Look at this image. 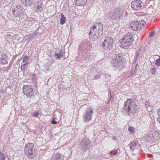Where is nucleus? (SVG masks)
Masks as SVG:
<instances>
[{
  "label": "nucleus",
  "instance_id": "obj_1",
  "mask_svg": "<svg viewBox=\"0 0 160 160\" xmlns=\"http://www.w3.org/2000/svg\"><path fill=\"white\" fill-rule=\"evenodd\" d=\"M103 27L101 23H96L90 28L89 36L92 40H95L99 38L102 34Z\"/></svg>",
  "mask_w": 160,
  "mask_h": 160
},
{
  "label": "nucleus",
  "instance_id": "obj_2",
  "mask_svg": "<svg viewBox=\"0 0 160 160\" xmlns=\"http://www.w3.org/2000/svg\"><path fill=\"white\" fill-rule=\"evenodd\" d=\"M124 112L128 115L135 113L138 110V107L132 99H128L124 102L123 108Z\"/></svg>",
  "mask_w": 160,
  "mask_h": 160
},
{
  "label": "nucleus",
  "instance_id": "obj_3",
  "mask_svg": "<svg viewBox=\"0 0 160 160\" xmlns=\"http://www.w3.org/2000/svg\"><path fill=\"white\" fill-rule=\"evenodd\" d=\"M136 35L131 32H128L123 37L122 41L120 42L121 47L124 49H128L131 46L134 39L133 37Z\"/></svg>",
  "mask_w": 160,
  "mask_h": 160
},
{
  "label": "nucleus",
  "instance_id": "obj_4",
  "mask_svg": "<svg viewBox=\"0 0 160 160\" xmlns=\"http://www.w3.org/2000/svg\"><path fill=\"white\" fill-rule=\"evenodd\" d=\"M33 148L34 145L32 143H28L25 145V154L30 158H34L36 155V150L33 149Z\"/></svg>",
  "mask_w": 160,
  "mask_h": 160
},
{
  "label": "nucleus",
  "instance_id": "obj_5",
  "mask_svg": "<svg viewBox=\"0 0 160 160\" xmlns=\"http://www.w3.org/2000/svg\"><path fill=\"white\" fill-rule=\"evenodd\" d=\"M113 45V40L111 37L105 38L103 42L102 43V46L105 47L103 52L105 54L108 53L112 48Z\"/></svg>",
  "mask_w": 160,
  "mask_h": 160
},
{
  "label": "nucleus",
  "instance_id": "obj_6",
  "mask_svg": "<svg viewBox=\"0 0 160 160\" xmlns=\"http://www.w3.org/2000/svg\"><path fill=\"white\" fill-rule=\"evenodd\" d=\"M122 59V58L119 54L115 55L114 57L112 58V64L115 69H120L123 67V64Z\"/></svg>",
  "mask_w": 160,
  "mask_h": 160
},
{
  "label": "nucleus",
  "instance_id": "obj_7",
  "mask_svg": "<svg viewBox=\"0 0 160 160\" xmlns=\"http://www.w3.org/2000/svg\"><path fill=\"white\" fill-rule=\"evenodd\" d=\"M123 14V11L122 9L117 8L109 13V16L112 20H117L122 17Z\"/></svg>",
  "mask_w": 160,
  "mask_h": 160
},
{
  "label": "nucleus",
  "instance_id": "obj_8",
  "mask_svg": "<svg viewBox=\"0 0 160 160\" xmlns=\"http://www.w3.org/2000/svg\"><path fill=\"white\" fill-rule=\"evenodd\" d=\"M146 22L143 20L140 21H134L129 25L130 28L132 30L137 31L140 30L145 24Z\"/></svg>",
  "mask_w": 160,
  "mask_h": 160
},
{
  "label": "nucleus",
  "instance_id": "obj_9",
  "mask_svg": "<svg viewBox=\"0 0 160 160\" xmlns=\"http://www.w3.org/2000/svg\"><path fill=\"white\" fill-rule=\"evenodd\" d=\"M159 135V132L157 131H154L152 133L150 132L145 137L144 140L148 142H153L158 140Z\"/></svg>",
  "mask_w": 160,
  "mask_h": 160
},
{
  "label": "nucleus",
  "instance_id": "obj_10",
  "mask_svg": "<svg viewBox=\"0 0 160 160\" xmlns=\"http://www.w3.org/2000/svg\"><path fill=\"white\" fill-rule=\"evenodd\" d=\"M91 145V142L87 137L83 138L80 143L81 148L84 151L90 148Z\"/></svg>",
  "mask_w": 160,
  "mask_h": 160
},
{
  "label": "nucleus",
  "instance_id": "obj_11",
  "mask_svg": "<svg viewBox=\"0 0 160 160\" xmlns=\"http://www.w3.org/2000/svg\"><path fill=\"white\" fill-rule=\"evenodd\" d=\"M12 13L15 17L19 18L24 13L23 7L19 5H17L12 8Z\"/></svg>",
  "mask_w": 160,
  "mask_h": 160
},
{
  "label": "nucleus",
  "instance_id": "obj_12",
  "mask_svg": "<svg viewBox=\"0 0 160 160\" xmlns=\"http://www.w3.org/2000/svg\"><path fill=\"white\" fill-rule=\"evenodd\" d=\"M23 93L27 97H31L34 93L32 87L31 85H24L23 87Z\"/></svg>",
  "mask_w": 160,
  "mask_h": 160
},
{
  "label": "nucleus",
  "instance_id": "obj_13",
  "mask_svg": "<svg viewBox=\"0 0 160 160\" xmlns=\"http://www.w3.org/2000/svg\"><path fill=\"white\" fill-rule=\"evenodd\" d=\"M142 4V2L141 1L134 0L132 2L131 6L133 10L135 11H138L141 9Z\"/></svg>",
  "mask_w": 160,
  "mask_h": 160
},
{
  "label": "nucleus",
  "instance_id": "obj_14",
  "mask_svg": "<svg viewBox=\"0 0 160 160\" xmlns=\"http://www.w3.org/2000/svg\"><path fill=\"white\" fill-rule=\"evenodd\" d=\"M93 113V109L92 108L88 109L83 115V120L85 122H88L91 120L92 115Z\"/></svg>",
  "mask_w": 160,
  "mask_h": 160
},
{
  "label": "nucleus",
  "instance_id": "obj_15",
  "mask_svg": "<svg viewBox=\"0 0 160 160\" xmlns=\"http://www.w3.org/2000/svg\"><path fill=\"white\" fill-rule=\"evenodd\" d=\"M129 146L132 152H136L138 151V145L136 142L133 141L129 144Z\"/></svg>",
  "mask_w": 160,
  "mask_h": 160
},
{
  "label": "nucleus",
  "instance_id": "obj_16",
  "mask_svg": "<svg viewBox=\"0 0 160 160\" xmlns=\"http://www.w3.org/2000/svg\"><path fill=\"white\" fill-rule=\"evenodd\" d=\"M64 158L63 156L59 152L53 154L52 157V160H63Z\"/></svg>",
  "mask_w": 160,
  "mask_h": 160
},
{
  "label": "nucleus",
  "instance_id": "obj_17",
  "mask_svg": "<svg viewBox=\"0 0 160 160\" xmlns=\"http://www.w3.org/2000/svg\"><path fill=\"white\" fill-rule=\"evenodd\" d=\"M23 5L25 7L31 6L34 0H21Z\"/></svg>",
  "mask_w": 160,
  "mask_h": 160
},
{
  "label": "nucleus",
  "instance_id": "obj_18",
  "mask_svg": "<svg viewBox=\"0 0 160 160\" xmlns=\"http://www.w3.org/2000/svg\"><path fill=\"white\" fill-rule=\"evenodd\" d=\"M2 58L0 60V62L1 63L6 64L8 63V61L6 60V55L5 54H2Z\"/></svg>",
  "mask_w": 160,
  "mask_h": 160
},
{
  "label": "nucleus",
  "instance_id": "obj_19",
  "mask_svg": "<svg viewBox=\"0 0 160 160\" xmlns=\"http://www.w3.org/2000/svg\"><path fill=\"white\" fill-rule=\"evenodd\" d=\"M86 0H76V3L78 6H83L86 3Z\"/></svg>",
  "mask_w": 160,
  "mask_h": 160
},
{
  "label": "nucleus",
  "instance_id": "obj_20",
  "mask_svg": "<svg viewBox=\"0 0 160 160\" xmlns=\"http://www.w3.org/2000/svg\"><path fill=\"white\" fill-rule=\"evenodd\" d=\"M66 21V18L64 15L62 13L61 14V18L60 19V22L61 25L64 24Z\"/></svg>",
  "mask_w": 160,
  "mask_h": 160
},
{
  "label": "nucleus",
  "instance_id": "obj_21",
  "mask_svg": "<svg viewBox=\"0 0 160 160\" xmlns=\"http://www.w3.org/2000/svg\"><path fill=\"white\" fill-rule=\"evenodd\" d=\"M35 8L37 12H39L42 9V7L41 4H38L35 6Z\"/></svg>",
  "mask_w": 160,
  "mask_h": 160
},
{
  "label": "nucleus",
  "instance_id": "obj_22",
  "mask_svg": "<svg viewBox=\"0 0 160 160\" xmlns=\"http://www.w3.org/2000/svg\"><path fill=\"white\" fill-rule=\"evenodd\" d=\"M31 78L32 81L34 82H37V78L36 77V75L35 74H33L31 76Z\"/></svg>",
  "mask_w": 160,
  "mask_h": 160
},
{
  "label": "nucleus",
  "instance_id": "obj_23",
  "mask_svg": "<svg viewBox=\"0 0 160 160\" xmlns=\"http://www.w3.org/2000/svg\"><path fill=\"white\" fill-rule=\"evenodd\" d=\"M156 68L154 67H152L150 70V72L151 73L152 75L155 74L156 72Z\"/></svg>",
  "mask_w": 160,
  "mask_h": 160
},
{
  "label": "nucleus",
  "instance_id": "obj_24",
  "mask_svg": "<svg viewBox=\"0 0 160 160\" xmlns=\"http://www.w3.org/2000/svg\"><path fill=\"white\" fill-rule=\"evenodd\" d=\"M141 48H139V50L137 52V55L136 56V60H137L138 58L139 54L141 53Z\"/></svg>",
  "mask_w": 160,
  "mask_h": 160
},
{
  "label": "nucleus",
  "instance_id": "obj_25",
  "mask_svg": "<svg viewBox=\"0 0 160 160\" xmlns=\"http://www.w3.org/2000/svg\"><path fill=\"white\" fill-rule=\"evenodd\" d=\"M86 58H85L86 61L88 62L89 60V58L91 59V58H92V55H86Z\"/></svg>",
  "mask_w": 160,
  "mask_h": 160
},
{
  "label": "nucleus",
  "instance_id": "obj_26",
  "mask_svg": "<svg viewBox=\"0 0 160 160\" xmlns=\"http://www.w3.org/2000/svg\"><path fill=\"white\" fill-rule=\"evenodd\" d=\"M29 57L27 56H25L23 58L22 61L23 63L26 62L29 60Z\"/></svg>",
  "mask_w": 160,
  "mask_h": 160
},
{
  "label": "nucleus",
  "instance_id": "obj_27",
  "mask_svg": "<svg viewBox=\"0 0 160 160\" xmlns=\"http://www.w3.org/2000/svg\"><path fill=\"white\" fill-rule=\"evenodd\" d=\"M5 157L4 154L0 152V160H5Z\"/></svg>",
  "mask_w": 160,
  "mask_h": 160
},
{
  "label": "nucleus",
  "instance_id": "obj_28",
  "mask_svg": "<svg viewBox=\"0 0 160 160\" xmlns=\"http://www.w3.org/2000/svg\"><path fill=\"white\" fill-rule=\"evenodd\" d=\"M117 153H118V151H117V150H112V151H111L110 152V154L111 156H113V155H116V154H117Z\"/></svg>",
  "mask_w": 160,
  "mask_h": 160
},
{
  "label": "nucleus",
  "instance_id": "obj_29",
  "mask_svg": "<svg viewBox=\"0 0 160 160\" xmlns=\"http://www.w3.org/2000/svg\"><path fill=\"white\" fill-rule=\"evenodd\" d=\"M128 130L130 133L132 134L134 131V129L133 127H130L128 128Z\"/></svg>",
  "mask_w": 160,
  "mask_h": 160
},
{
  "label": "nucleus",
  "instance_id": "obj_30",
  "mask_svg": "<svg viewBox=\"0 0 160 160\" xmlns=\"http://www.w3.org/2000/svg\"><path fill=\"white\" fill-rule=\"evenodd\" d=\"M28 63V62H26L25 64L21 65V69L22 70H24L25 68L27 67V65Z\"/></svg>",
  "mask_w": 160,
  "mask_h": 160
},
{
  "label": "nucleus",
  "instance_id": "obj_31",
  "mask_svg": "<svg viewBox=\"0 0 160 160\" xmlns=\"http://www.w3.org/2000/svg\"><path fill=\"white\" fill-rule=\"evenodd\" d=\"M155 64L158 66H160V58L156 60Z\"/></svg>",
  "mask_w": 160,
  "mask_h": 160
},
{
  "label": "nucleus",
  "instance_id": "obj_32",
  "mask_svg": "<svg viewBox=\"0 0 160 160\" xmlns=\"http://www.w3.org/2000/svg\"><path fill=\"white\" fill-rule=\"evenodd\" d=\"M158 114L159 117L157 118V120L158 122H160V108L158 110Z\"/></svg>",
  "mask_w": 160,
  "mask_h": 160
},
{
  "label": "nucleus",
  "instance_id": "obj_33",
  "mask_svg": "<svg viewBox=\"0 0 160 160\" xmlns=\"http://www.w3.org/2000/svg\"><path fill=\"white\" fill-rule=\"evenodd\" d=\"M154 32H155V31H151V32H150L149 33V37H150V38L152 37L153 35L154 34Z\"/></svg>",
  "mask_w": 160,
  "mask_h": 160
},
{
  "label": "nucleus",
  "instance_id": "obj_34",
  "mask_svg": "<svg viewBox=\"0 0 160 160\" xmlns=\"http://www.w3.org/2000/svg\"><path fill=\"white\" fill-rule=\"evenodd\" d=\"M55 56L56 57V58H58V59H60L62 57H59V56L60 57V55L58 53H55Z\"/></svg>",
  "mask_w": 160,
  "mask_h": 160
},
{
  "label": "nucleus",
  "instance_id": "obj_35",
  "mask_svg": "<svg viewBox=\"0 0 160 160\" xmlns=\"http://www.w3.org/2000/svg\"><path fill=\"white\" fill-rule=\"evenodd\" d=\"M100 78V76L99 74L96 75L94 77L95 79H97L99 78Z\"/></svg>",
  "mask_w": 160,
  "mask_h": 160
},
{
  "label": "nucleus",
  "instance_id": "obj_36",
  "mask_svg": "<svg viewBox=\"0 0 160 160\" xmlns=\"http://www.w3.org/2000/svg\"><path fill=\"white\" fill-rule=\"evenodd\" d=\"M60 55V57L59 56V57H62L63 56V52L62 50H61L58 53Z\"/></svg>",
  "mask_w": 160,
  "mask_h": 160
},
{
  "label": "nucleus",
  "instance_id": "obj_37",
  "mask_svg": "<svg viewBox=\"0 0 160 160\" xmlns=\"http://www.w3.org/2000/svg\"><path fill=\"white\" fill-rule=\"evenodd\" d=\"M39 114V113L38 112H35L34 113L33 115L35 117H38V115Z\"/></svg>",
  "mask_w": 160,
  "mask_h": 160
},
{
  "label": "nucleus",
  "instance_id": "obj_38",
  "mask_svg": "<svg viewBox=\"0 0 160 160\" xmlns=\"http://www.w3.org/2000/svg\"><path fill=\"white\" fill-rule=\"evenodd\" d=\"M51 123L52 124H56L57 123V122L55 121L53 119L51 122Z\"/></svg>",
  "mask_w": 160,
  "mask_h": 160
},
{
  "label": "nucleus",
  "instance_id": "obj_39",
  "mask_svg": "<svg viewBox=\"0 0 160 160\" xmlns=\"http://www.w3.org/2000/svg\"><path fill=\"white\" fill-rule=\"evenodd\" d=\"M107 1L108 2H110L111 3L113 2V0H107Z\"/></svg>",
  "mask_w": 160,
  "mask_h": 160
},
{
  "label": "nucleus",
  "instance_id": "obj_40",
  "mask_svg": "<svg viewBox=\"0 0 160 160\" xmlns=\"http://www.w3.org/2000/svg\"><path fill=\"white\" fill-rule=\"evenodd\" d=\"M148 102H145V105H146V107H148Z\"/></svg>",
  "mask_w": 160,
  "mask_h": 160
},
{
  "label": "nucleus",
  "instance_id": "obj_41",
  "mask_svg": "<svg viewBox=\"0 0 160 160\" xmlns=\"http://www.w3.org/2000/svg\"><path fill=\"white\" fill-rule=\"evenodd\" d=\"M80 50L82 52H84V51L83 50V49L82 48H80Z\"/></svg>",
  "mask_w": 160,
  "mask_h": 160
},
{
  "label": "nucleus",
  "instance_id": "obj_42",
  "mask_svg": "<svg viewBox=\"0 0 160 160\" xmlns=\"http://www.w3.org/2000/svg\"><path fill=\"white\" fill-rule=\"evenodd\" d=\"M30 81L31 80L30 79H28L27 80V82H30Z\"/></svg>",
  "mask_w": 160,
  "mask_h": 160
}]
</instances>
